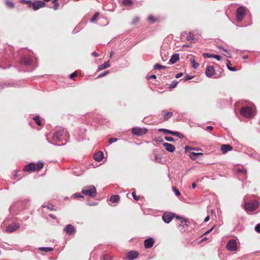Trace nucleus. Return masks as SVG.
<instances>
[{
    "instance_id": "1",
    "label": "nucleus",
    "mask_w": 260,
    "mask_h": 260,
    "mask_svg": "<svg viewBox=\"0 0 260 260\" xmlns=\"http://www.w3.org/2000/svg\"><path fill=\"white\" fill-rule=\"evenodd\" d=\"M44 164L41 161H39L36 164L31 162L24 167V170L26 172L39 171L43 168Z\"/></svg>"
},
{
    "instance_id": "2",
    "label": "nucleus",
    "mask_w": 260,
    "mask_h": 260,
    "mask_svg": "<svg viewBox=\"0 0 260 260\" xmlns=\"http://www.w3.org/2000/svg\"><path fill=\"white\" fill-rule=\"evenodd\" d=\"M81 192L85 196L94 198L96 195V189L94 185H88L82 188Z\"/></svg>"
},
{
    "instance_id": "3",
    "label": "nucleus",
    "mask_w": 260,
    "mask_h": 260,
    "mask_svg": "<svg viewBox=\"0 0 260 260\" xmlns=\"http://www.w3.org/2000/svg\"><path fill=\"white\" fill-rule=\"evenodd\" d=\"M240 114L247 118H251L254 116V111L253 109L248 106L243 107L241 109Z\"/></svg>"
},
{
    "instance_id": "4",
    "label": "nucleus",
    "mask_w": 260,
    "mask_h": 260,
    "mask_svg": "<svg viewBox=\"0 0 260 260\" xmlns=\"http://www.w3.org/2000/svg\"><path fill=\"white\" fill-rule=\"evenodd\" d=\"M66 131L61 127L57 128L53 135V140L56 142H60L62 140V137L64 135Z\"/></svg>"
},
{
    "instance_id": "5",
    "label": "nucleus",
    "mask_w": 260,
    "mask_h": 260,
    "mask_svg": "<svg viewBox=\"0 0 260 260\" xmlns=\"http://www.w3.org/2000/svg\"><path fill=\"white\" fill-rule=\"evenodd\" d=\"M246 13V8L243 6H240L238 8L236 13V17L238 22H241L244 18Z\"/></svg>"
},
{
    "instance_id": "6",
    "label": "nucleus",
    "mask_w": 260,
    "mask_h": 260,
    "mask_svg": "<svg viewBox=\"0 0 260 260\" xmlns=\"http://www.w3.org/2000/svg\"><path fill=\"white\" fill-rule=\"evenodd\" d=\"M24 2L26 4H29L30 6L31 5L34 10H37L40 8L44 7L46 5L45 3L41 1H38L34 3L30 1H24Z\"/></svg>"
},
{
    "instance_id": "7",
    "label": "nucleus",
    "mask_w": 260,
    "mask_h": 260,
    "mask_svg": "<svg viewBox=\"0 0 260 260\" xmlns=\"http://www.w3.org/2000/svg\"><path fill=\"white\" fill-rule=\"evenodd\" d=\"M259 203L256 201H253L250 203L245 204V209L248 211H253L255 210L258 207Z\"/></svg>"
},
{
    "instance_id": "8",
    "label": "nucleus",
    "mask_w": 260,
    "mask_h": 260,
    "mask_svg": "<svg viewBox=\"0 0 260 260\" xmlns=\"http://www.w3.org/2000/svg\"><path fill=\"white\" fill-rule=\"evenodd\" d=\"M226 247L229 251H236L237 249V243L235 239L230 240L228 242Z\"/></svg>"
},
{
    "instance_id": "9",
    "label": "nucleus",
    "mask_w": 260,
    "mask_h": 260,
    "mask_svg": "<svg viewBox=\"0 0 260 260\" xmlns=\"http://www.w3.org/2000/svg\"><path fill=\"white\" fill-rule=\"evenodd\" d=\"M148 130L146 128L141 127H134L132 129V133L136 136H142L147 133Z\"/></svg>"
},
{
    "instance_id": "10",
    "label": "nucleus",
    "mask_w": 260,
    "mask_h": 260,
    "mask_svg": "<svg viewBox=\"0 0 260 260\" xmlns=\"http://www.w3.org/2000/svg\"><path fill=\"white\" fill-rule=\"evenodd\" d=\"M174 216L175 214L171 212H166L163 214L162 219L165 223H169L173 219Z\"/></svg>"
},
{
    "instance_id": "11",
    "label": "nucleus",
    "mask_w": 260,
    "mask_h": 260,
    "mask_svg": "<svg viewBox=\"0 0 260 260\" xmlns=\"http://www.w3.org/2000/svg\"><path fill=\"white\" fill-rule=\"evenodd\" d=\"M214 74V68L212 66H207L205 71L206 76L208 77H211Z\"/></svg>"
},
{
    "instance_id": "12",
    "label": "nucleus",
    "mask_w": 260,
    "mask_h": 260,
    "mask_svg": "<svg viewBox=\"0 0 260 260\" xmlns=\"http://www.w3.org/2000/svg\"><path fill=\"white\" fill-rule=\"evenodd\" d=\"M176 218L180 220L179 226L182 228L180 230H184V229L188 226L187 224V222L188 221L185 218L179 217V216H177Z\"/></svg>"
},
{
    "instance_id": "13",
    "label": "nucleus",
    "mask_w": 260,
    "mask_h": 260,
    "mask_svg": "<svg viewBox=\"0 0 260 260\" xmlns=\"http://www.w3.org/2000/svg\"><path fill=\"white\" fill-rule=\"evenodd\" d=\"M33 60L29 56H25L21 60V63L26 66H29L32 64Z\"/></svg>"
},
{
    "instance_id": "14",
    "label": "nucleus",
    "mask_w": 260,
    "mask_h": 260,
    "mask_svg": "<svg viewBox=\"0 0 260 260\" xmlns=\"http://www.w3.org/2000/svg\"><path fill=\"white\" fill-rule=\"evenodd\" d=\"M138 256V253L135 251H131L126 254V260H133Z\"/></svg>"
},
{
    "instance_id": "15",
    "label": "nucleus",
    "mask_w": 260,
    "mask_h": 260,
    "mask_svg": "<svg viewBox=\"0 0 260 260\" xmlns=\"http://www.w3.org/2000/svg\"><path fill=\"white\" fill-rule=\"evenodd\" d=\"M19 228V225L16 223H12L7 227L6 231L7 232L12 233Z\"/></svg>"
},
{
    "instance_id": "16",
    "label": "nucleus",
    "mask_w": 260,
    "mask_h": 260,
    "mask_svg": "<svg viewBox=\"0 0 260 260\" xmlns=\"http://www.w3.org/2000/svg\"><path fill=\"white\" fill-rule=\"evenodd\" d=\"M154 243V241L152 238H149L145 240L144 246L146 248L152 247Z\"/></svg>"
},
{
    "instance_id": "17",
    "label": "nucleus",
    "mask_w": 260,
    "mask_h": 260,
    "mask_svg": "<svg viewBox=\"0 0 260 260\" xmlns=\"http://www.w3.org/2000/svg\"><path fill=\"white\" fill-rule=\"evenodd\" d=\"M63 231L66 232L68 235H72L75 232V228L72 224L67 225L63 229Z\"/></svg>"
},
{
    "instance_id": "18",
    "label": "nucleus",
    "mask_w": 260,
    "mask_h": 260,
    "mask_svg": "<svg viewBox=\"0 0 260 260\" xmlns=\"http://www.w3.org/2000/svg\"><path fill=\"white\" fill-rule=\"evenodd\" d=\"M163 146L166 150L170 152H173L175 150V147L171 144L168 143H164L163 144Z\"/></svg>"
},
{
    "instance_id": "19",
    "label": "nucleus",
    "mask_w": 260,
    "mask_h": 260,
    "mask_svg": "<svg viewBox=\"0 0 260 260\" xmlns=\"http://www.w3.org/2000/svg\"><path fill=\"white\" fill-rule=\"evenodd\" d=\"M220 149L223 153H225L228 151L232 150L233 149V147L230 145L224 144L221 145Z\"/></svg>"
},
{
    "instance_id": "20",
    "label": "nucleus",
    "mask_w": 260,
    "mask_h": 260,
    "mask_svg": "<svg viewBox=\"0 0 260 260\" xmlns=\"http://www.w3.org/2000/svg\"><path fill=\"white\" fill-rule=\"evenodd\" d=\"M93 158L96 161H101L104 158V154L102 151H99L94 154Z\"/></svg>"
},
{
    "instance_id": "21",
    "label": "nucleus",
    "mask_w": 260,
    "mask_h": 260,
    "mask_svg": "<svg viewBox=\"0 0 260 260\" xmlns=\"http://www.w3.org/2000/svg\"><path fill=\"white\" fill-rule=\"evenodd\" d=\"M179 60V54L178 53L174 54L171 57L169 62L170 64H174Z\"/></svg>"
},
{
    "instance_id": "22",
    "label": "nucleus",
    "mask_w": 260,
    "mask_h": 260,
    "mask_svg": "<svg viewBox=\"0 0 260 260\" xmlns=\"http://www.w3.org/2000/svg\"><path fill=\"white\" fill-rule=\"evenodd\" d=\"M190 61L191 64V66L193 69H197L199 67V64L196 62L195 58L193 55H191V57L190 58Z\"/></svg>"
},
{
    "instance_id": "23",
    "label": "nucleus",
    "mask_w": 260,
    "mask_h": 260,
    "mask_svg": "<svg viewBox=\"0 0 260 260\" xmlns=\"http://www.w3.org/2000/svg\"><path fill=\"white\" fill-rule=\"evenodd\" d=\"M186 40L190 43L193 42L195 40L194 35L191 32H188L186 37Z\"/></svg>"
},
{
    "instance_id": "24",
    "label": "nucleus",
    "mask_w": 260,
    "mask_h": 260,
    "mask_svg": "<svg viewBox=\"0 0 260 260\" xmlns=\"http://www.w3.org/2000/svg\"><path fill=\"white\" fill-rule=\"evenodd\" d=\"M120 200V197L118 195H112L110 199V202L113 203H117Z\"/></svg>"
},
{
    "instance_id": "25",
    "label": "nucleus",
    "mask_w": 260,
    "mask_h": 260,
    "mask_svg": "<svg viewBox=\"0 0 260 260\" xmlns=\"http://www.w3.org/2000/svg\"><path fill=\"white\" fill-rule=\"evenodd\" d=\"M110 66L109 61L108 60L104 62L103 64L100 65L98 67V70L101 71L102 70H104L108 68Z\"/></svg>"
},
{
    "instance_id": "26",
    "label": "nucleus",
    "mask_w": 260,
    "mask_h": 260,
    "mask_svg": "<svg viewBox=\"0 0 260 260\" xmlns=\"http://www.w3.org/2000/svg\"><path fill=\"white\" fill-rule=\"evenodd\" d=\"M173 116V113L171 112H166L164 114V121H167Z\"/></svg>"
},
{
    "instance_id": "27",
    "label": "nucleus",
    "mask_w": 260,
    "mask_h": 260,
    "mask_svg": "<svg viewBox=\"0 0 260 260\" xmlns=\"http://www.w3.org/2000/svg\"><path fill=\"white\" fill-rule=\"evenodd\" d=\"M39 249H40V250H41L42 251H44L45 252H48L52 251L53 250V248H51V247H40Z\"/></svg>"
},
{
    "instance_id": "28",
    "label": "nucleus",
    "mask_w": 260,
    "mask_h": 260,
    "mask_svg": "<svg viewBox=\"0 0 260 260\" xmlns=\"http://www.w3.org/2000/svg\"><path fill=\"white\" fill-rule=\"evenodd\" d=\"M166 68V67L162 66V65L160 64L159 63H156L154 66V69H155V70H162V69H165Z\"/></svg>"
},
{
    "instance_id": "29",
    "label": "nucleus",
    "mask_w": 260,
    "mask_h": 260,
    "mask_svg": "<svg viewBox=\"0 0 260 260\" xmlns=\"http://www.w3.org/2000/svg\"><path fill=\"white\" fill-rule=\"evenodd\" d=\"M171 135H172L173 136H177L178 137H179L180 139H182L183 138V135L181 133H180L178 132L172 131V133H171Z\"/></svg>"
},
{
    "instance_id": "30",
    "label": "nucleus",
    "mask_w": 260,
    "mask_h": 260,
    "mask_svg": "<svg viewBox=\"0 0 260 260\" xmlns=\"http://www.w3.org/2000/svg\"><path fill=\"white\" fill-rule=\"evenodd\" d=\"M227 67L228 69L231 71H236V69L235 67H231V62L229 60H227V63H226Z\"/></svg>"
},
{
    "instance_id": "31",
    "label": "nucleus",
    "mask_w": 260,
    "mask_h": 260,
    "mask_svg": "<svg viewBox=\"0 0 260 260\" xmlns=\"http://www.w3.org/2000/svg\"><path fill=\"white\" fill-rule=\"evenodd\" d=\"M33 119L35 121V122L38 125H39V126L42 125V124L40 119V117L39 116H36L35 117H34L33 118Z\"/></svg>"
},
{
    "instance_id": "32",
    "label": "nucleus",
    "mask_w": 260,
    "mask_h": 260,
    "mask_svg": "<svg viewBox=\"0 0 260 260\" xmlns=\"http://www.w3.org/2000/svg\"><path fill=\"white\" fill-rule=\"evenodd\" d=\"M122 4L124 6H129L133 4L132 0H123Z\"/></svg>"
},
{
    "instance_id": "33",
    "label": "nucleus",
    "mask_w": 260,
    "mask_h": 260,
    "mask_svg": "<svg viewBox=\"0 0 260 260\" xmlns=\"http://www.w3.org/2000/svg\"><path fill=\"white\" fill-rule=\"evenodd\" d=\"M202 153H196V152H191L190 153V157L192 159H195V156L198 155H202Z\"/></svg>"
},
{
    "instance_id": "34",
    "label": "nucleus",
    "mask_w": 260,
    "mask_h": 260,
    "mask_svg": "<svg viewBox=\"0 0 260 260\" xmlns=\"http://www.w3.org/2000/svg\"><path fill=\"white\" fill-rule=\"evenodd\" d=\"M158 131L164 132L166 134H169L171 135V133H172V131L165 128H160L158 129Z\"/></svg>"
},
{
    "instance_id": "35",
    "label": "nucleus",
    "mask_w": 260,
    "mask_h": 260,
    "mask_svg": "<svg viewBox=\"0 0 260 260\" xmlns=\"http://www.w3.org/2000/svg\"><path fill=\"white\" fill-rule=\"evenodd\" d=\"M6 4L7 6L10 8H13L14 7V4L12 3V2L10 1H8V0L6 1Z\"/></svg>"
},
{
    "instance_id": "36",
    "label": "nucleus",
    "mask_w": 260,
    "mask_h": 260,
    "mask_svg": "<svg viewBox=\"0 0 260 260\" xmlns=\"http://www.w3.org/2000/svg\"><path fill=\"white\" fill-rule=\"evenodd\" d=\"M178 83V81H177L176 80H173V81H172L171 83L170 84V87L171 88H175L177 86Z\"/></svg>"
},
{
    "instance_id": "37",
    "label": "nucleus",
    "mask_w": 260,
    "mask_h": 260,
    "mask_svg": "<svg viewBox=\"0 0 260 260\" xmlns=\"http://www.w3.org/2000/svg\"><path fill=\"white\" fill-rule=\"evenodd\" d=\"M73 196L75 198H84L83 196L79 193H75Z\"/></svg>"
},
{
    "instance_id": "38",
    "label": "nucleus",
    "mask_w": 260,
    "mask_h": 260,
    "mask_svg": "<svg viewBox=\"0 0 260 260\" xmlns=\"http://www.w3.org/2000/svg\"><path fill=\"white\" fill-rule=\"evenodd\" d=\"M161 159V157L159 154H156L154 156V159H152V160L158 161Z\"/></svg>"
},
{
    "instance_id": "39",
    "label": "nucleus",
    "mask_w": 260,
    "mask_h": 260,
    "mask_svg": "<svg viewBox=\"0 0 260 260\" xmlns=\"http://www.w3.org/2000/svg\"><path fill=\"white\" fill-rule=\"evenodd\" d=\"M99 16V13H95L94 15L92 16V17L90 19L91 22H94L97 18V17Z\"/></svg>"
},
{
    "instance_id": "40",
    "label": "nucleus",
    "mask_w": 260,
    "mask_h": 260,
    "mask_svg": "<svg viewBox=\"0 0 260 260\" xmlns=\"http://www.w3.org/2000/svg\"><path fill=\"white\" fill-rule=\"evenodd\" d=\"M173 190L177 196H179L180 194V191L175 187H173Z\"/></svg>"
},
{
    "instance_id": "41",
    "label": "nucleus",
    "mask_w": 260,
    "mask_h": 260,
    "mask_svg": "<svg viewBox=\"0 0 260 260\" xmlns=\"http://www.w3.org/2000/svg\"><path fill=\"white\" fill-rule=\"evenodd\" d=\"M117 141V139L114 138H111L109 140V143L110 144H112Z\"/></svg>"
},
{
    "instance_id": "42",
    "label": "nucleus",
    "mask_w": 260,
    "mask_h": 260,
    "mask_svg": "<svg viewBox=\"0 0 260 260\" xmlns=\"http://www.w3.org/2000/svg\"><path fill=\"white\" fill-rule=\"evenodd\" d=\"M254 229L256 232L260 233V223L256 224Z\"/></svg>"
},
{
    "instance_id": "43",
    "label": "nucleus",
    "mask_w": 260,
    "mask_h": 260,
    "mask_svg": "<svg viewBox=\"0 0 260 260\" xmlns=\"http://www.w3.org/2000/svg\"><path fill=\"white\" fill-rule=\"evenodd\" d=\"M165 139L169 142H173L174 141V139L171 137L166 136Z\"/></svg>"
},
{
    "instance_id": "44",
    "label": "nucleus",
    "mask_w": 260,
    "mask_h": 260,
    "mask_svg": "<svg viewBox=\"0 0 260 260\" xmlns=\"http://www.w3.org/2000/svg\"><path fill=\"white\" fill-rule=\"evenodd\" d=\"M53 8L54 10H57L58 9L59 6V4L58 3L53 4Z\"/></svg>"
},
{
    "instance_id": "45",
    "label": "nucleus",
    "mask_w": 260,
    "mask_h": 260,
    "mask_svg": "<svg viewBox=\"0 0 260 260\" xmlns=\"http://www.w3.org/2000/svg\"><path fill=\"white\" fill-rule=\"evenodd\" d=\"M203 55H204V56L207 57H208V58H213L214 54H209V53H204L203 54Z\"/></svg>"
},
{
    "instance_id": "46",
    "label": "nucleus",
    "mask_w": 260,
    "mask_h": 260,
    "mask_svg": "<svg viewBox=\"0 0 260 260\" xmlns=\"http://www.w3.org/2000/svg\"><path fill=\"white\" fill-rule=\"evenodd\" d=\"M42 207L43 208H46L47 209H49V210H51V211L54 210L52 207H50L49 206H48V205H43L42 206Z\"/></svg>"
},
{
    "instance_id": "47",
    "label": "nucleus",
    "mask_w": 260,
    "mask_h": 260,
    "mask_svg": "<svg viewBox=\"0 0 260 260\" xmlns=\"http://www.w3.org/2000/svg\"><path fill=\"white\" fill-rule=\"evenodd\" d=\"M192 78L193 77L192 76H190L188 75L185 76L184 78V81H187L188 80L192 79Z\"/></svg>"
},
{
    "instance_id": "48",
    "label": "nucleus",
    "mask_w": 260,
    "mask_h": 260,
    "mask_svg": "<svg viewBox=\"0 0 260 260\" xmlns=\"http://www.w3.org/2000/svg\"><path fill=\"white\" fill-rule=\"evenodd\" d=\"M132 196H133V197L134 199L136 201H138V200H139V197H137V196L136 195V194H135V192H133L132 193Z\"/></svg>"
},
{
    "instance_id": "49",
    "label": "nucleus",
    "mask_w": 260,
    "mask_h": 260,
    "mask_svg": "<svg viewBox=\"0 0 260 260\" xmlns=\"http://www.w3.org/2000/svg\"><path fill=\"white\" fill-rule=\"evenodd\" d=\"M77 76V72H74L70 75V78L73 79L74 77H76Z\"/></svg>"
},
{
    "instance_id": "50",
    "label": "nucleus",
    "mask_w": 260,
    "mask_h": 260,
    "mask_svg": "<svg viewBox=\"0 0 260 260\" xmlns=\"http://www.w3.org/2000/svg\"><path fill=\"white\" fill-rule=\"evenodd\" d=\"M139 18H138V17H135V18L133 19V21H132V23H133V24H136V23H137V22L139 21Z\"/></svg>"
},
{
    "instance_id": "51",
    "label": "nucleus",
    "mask_w": 260,
    "mask_h": 260,
    "mask_svg": "<svg viewBox=\"0 0 260 260\" xmlns=\"http://www.w3.org/2000/svg\"><path fill=\"white\" fill-rule=\"evenodd\" d=\"M102 260H111V259H109V256L107 255L104 254L103 255V259Z\"/></svg>"
},
{
    "instance_id": "52",
    "label": "nucleus",
    "mask_w": 260,
    "mask_h": 260,
    "mask_svg": "<svg viewBox=\"0 0 260 260\" xmlns=\"http://www.w3.org/2000/svg\"><path fill=\"white\" fill-rule=\"evenodd\" d=\"M223 51L227 53V55H225L226 57L229 58L231 57V54L228 51V50H226V49H223Z\"/></svg>"
},
{
    "instance_id": "53",
    "label": "nucleus",
    "mask_w": 260,
    "mask_h": 260,
    "mask_svg": "<svg viewBox=\"0 0 260 260\" xmlns=\"http://www.w3.org/2000/svg\"><path fill=\"white\" fill-rule=\"evenodd\" d=\"M183 76L182 73H179L176 75L175 77L176 78H179L180 77H182Z\"/></svg>"
},
{
    "instance_id": "54",
    "label": "nucleus",
    "mask_w": 260,
    "mask_h": 260,
    "mask_svg": "<svg viewBox=\"0 0 260 260\" xmlns=\"http://www.w3.org/2000/svg\"><path fill=\"white\" fill-rule=\"evenodd\" d=\"M213 58H215L216 59H217L218 60H219L221 58V57L219 55L214 54Z\"/></svg>"
},
{
    "instance_id": "55",
    "label": "nucleus",
    "mask_w": 260,
    "mask_h": 260,
    "mask_svg": "<svg viewBox=\"0 0 260 260\" xmlns=\"http://www.w3.org/2000/svg\"><path fill=\"white\" fill-rule=\"evenodd\" d=\"M108 73V71H106V72H105L104 73H103V74H100L98 77H103L104 76H105L106 75H107V74Z\"/></svg>"
},
{
    "instance_id": "56",
    "label": "nucleus",
    "mask_w": 260,
    "mask_h": 260,
    "mask_svg": "<svg viewBox=\"0 0 260 260\" xmlns=\"http://www.w3.org/2000/svg\"><path fill=\"white\" fill-rule=\"evenodd\" d=\"M213 129V127L212 126H208L206 127V130L211 131Z\"/></svg>"
},
{
    "instance_id": "57",
    "label": "nucleus",
    "mask_w": 260,
    "mask_h": 260,
    "mask_svg": "<svg viewBox=\"0 0 260 260\" xmlns=\"http://www.w3.org/2000/svg\"><path fill=\"white\" fill-rule=\"evenodd\" d=\"M148 19L150 21H152L153 22L155 21V19H154V17L152 16H149L148 18Z\"/></svg>"
},
{
    "instance_id": "58",
    "label": "nucleus",
    "mask_w": 260,
    "mask_h": 260,
    "mask_svg": "<svg viewBox=\"0 0 260 260\" xmlns=\"http://www.w3.org/2000/svg\"><path fill=\"white\" fill-rule=\"evenodd\" d=\"M156 77L155 75H152L150 76L149 77H148V79H151V78L156 79Z\"/></svg>"
},
{
    "instance_id": "59",
    "label": "nucleus",
    "mask_w": 260,
    "mask_h": 260,
    "mask_svg": "<svg viewBox=\"0 0 260 260\" xmlns=\"http://www.w3.org/2000/svg\"><path fill=\"white\" fill-rule=\"evenodd\" d=\"M214 228V226L213 227H212V228L211 229H210L209 230H208V231H207V232H206L205 233V234H208V233H209L210 232H211L213 230V228Z\"/></svg>"
},
{
    "instance_id": "60",
    "label": "nucleus",
    "mask_w": 260,
    "mask_h": 260,
    "mask_svg": "<svg viewBox=\"0 0 260 260\" xmlns=\"http://www.w3.org/2000/svg\"><path fill=\"white\" fill-rule=\"evenodd\" d=\"M210 219V216H207L206 217V218H205L204 219V221L205 222H207Z\"/></svg>"
},
{
    "instance_id": "61",
    "label": "nucleus",
    "mask_w": 260,
    "mask_h": 260,
    "mask_svg": "<svg viewBox=\"0 0 260 260\" xmlns=\"http://www.w3.org/2000/svg\"><path fill=\"white\" fill-rule=\"evenodd\" d=\"M238 172L244 174L246 172V171L243 169H239Z\"/></svg>"
},
{
    "instance_id": "62",
    "label": "nucleus",
    "mask_w": 260,
    "mask_h": 260,
    "mask_svg": "<svg viewBox=\"0 0 260 260\" xmlns=\"http://www.w3.org/2000/svg\"><path fill=\"white\" fill-rule=\"evenodd\" d=\"M92 55L95 57H98L99 56V54L98 53H96V52H93L92 53Z\"/></svg>"
},
{
    "instance_id": "63",
    "label": "nucleus",
    "mask_w": 260,
    "mask_h": 260,
    "mask_svg": "<svg viewBox=\"0 0 260 260\" xmlns=\"http://www.w3.org/2000/svg\"><path fill=\"white\" fill-rule=\"evenodd\" d=\"M49 216L52 218V219H55L56 218V217L54 215L52 214H49Z\"/></svg>"
},
{
    "instance_id": "64",
    "label": "nucleus",
    "mask_w": 260,
    "mask_h": 260,
    "mask_svg": "<svg viewBox=\"0 0 260 260\" xmlns=\"http://www.w3.org/2000/svg\"><path fill=\"white\" fill-rule=\"evenodd\" d=\"M191 186L193 188H196V187L197 186L196 183H192Z\"/></svg>"
}]
</instances>
